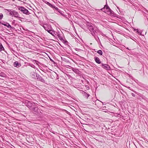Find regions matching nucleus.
I'll use <instances>...</instances> for the list:
<instances>
[{"mask_svg": "<svg viewBox=\"0 0 148 148\" xmlns=\"http://www.w3.org/2000/svg\"><path fill=\"white\" fill-rule=\"evenodd\" d=\"M89 31L91 34L94 37L96 40L97 41L95 37V36L101 34L102 33L100 31L97 27L94 26L92 28H91Z\"/></svg>", "mask_w": 148, "mask_h": 148, "instance_id": "f257e3e1", "label": "nucleus"}, {"mask_svg": "<svg viewBox=\"0 0 148 148\" xmlns=\"http://www.w3.org/2000/svg\"><path fill=\"white\" fill-rule=\"evenodd\" d=\"M19 10L20 11V13H23L26 15H29L30 14L27 9L22 6H19Z\"/></svg>", "mask_w": 148, "mask_h": 148, "instance_id": "f03ea898", "label": "nucleus"}, {"mask_svg": "<svg viewBox=\"0 0 148 148\" xmlns=\"http://www.w3.org/2000/svg\"><path fill=\"white\" fill-rule=\"evenodd\" d=\"M8 13H9V15L12 16H14L15 17H18V14L17 12L14 10L12 11L11 10H8Z\"/></svg>", "mask_w": 148, "mask_h": 148, "instance_id": "7ed1b4c3", "label": "nucleus"}, {"mask_svg": "<svg viewBox=\"0 0 148 148\" xmlns=\"http://www.w3.org/2000/svg\"><path fill=\"white\" fill-rule=\"evenodd\" d=\"M105 9H106V11L104 12L107 13L108 14H113L114 13V12L108 6L105 5L103 8L101 10H104Z\"/></svg>", "mask_w": 148, "mask_h": 148, "instance_id": "20e7f679", "label": "nucleus"}, {"mask_svg": "<svg viewBox=\"0 0 148 148\" xmlns=\"http://www.w3.org/2000/svg\"><path fill=\"white\" fill-rule=\"evenodd\" d=\"M43 27L48 32H49L50 30L52 29L51 25H45L43 26Z\"/></svg>", "mask_w": 148, "mask_h": 148, "instance_id": "39448f33", "label": "nucleus"}, {"mask_svg": "<svg viewBox=\"0 0 148 148\" xmlns=\"http://www.w3.org/2000/svg\"><path fill=\"white\" fill-rule=\"evenodd\" d=\"M30 110H32L33 113L36 114H38L39 113V110L38 108L37 107H34L30 109Z\"/></svg>", "mask_w": 148, "mask_h": 148, "instance_id": "423d86ee", "label": "nucleus"}, {"mask_svg": "<svg viewBox=\"0 0 148 148\" xmlns=\"http://www.w3.org/2000/svg\"><path fill=\"white\" fill-rule=\"evenodd\" d=\"M101 65L103 68L106 70H109L110 69L109 66L107 64H102Z\"/></svg>", "mask_w": 148, "mask_h": 148, "instance_id": "0eeeda50", "label": "nucleus"}, {"mask_svg": "<svg viewBox=\"0 0 148 148\" xmlns=\"http://www.w3.org/2000/svg\"><path fill=\"white\" fill-rule=\"evenodd\" d=\"M37 79L38 80L40 81L43 83H45V81L44 79L39 75H38L37 77Z\"/></svg>", "mask_w": 148, "mask_h": 148, "instance_id": "6e6552de", "label": "nucleus"}, {"mask_svg": "<svg viewBox=\"0 0 148 148\" xmlns=\"http://www.w3.org/2000/svg\"><path fill=\"white\" fill-rule=\"evenodd\" d=\"M94 58L95 60L97 63L98 64H100L101 63V62L99 58L95 57H94Z\"/></svg>", "mask_w": 148, "mask_h": 148, "instance_id": "1a4fd4ad", "label": "nucleus"}, {"mask_svg": "<svg viewBox=\"0 0 148 148\" xmlns=\"http://www.w3.org/2000/svg\"><path fill=\"white\" fill-rule=\"evenodd\" d=\"M87 28L89 30H90V28L91 27L92 28L94 26H92V24L88 22L86 24Z\"/></svg>", "mask_w": 148, "mask_h": 148, "instance_id": "9d476101", "label": "nucleus"}, {"mask_svg": "<svg viewBox=\"0 0 148 148\" xmlns=\"http://www.w3.org/2000/svg\"><path fill=\"white\" fill-rule=\"evenodd\" d=\"M75 73L79 74H80V71L77 69L72 68L71 69Z\"/></svg>", "mask_w": 148, "mask_h": 148, "instance_id": "9b49d317", "label": "nucleus"}, {"mask_svg": "<svg viewBox=\"0 0 148 148\" xmlns=\"http://www.w3.org/2000/svg\"><path fill=\"white\" fill-rule=\"evenodd\" d=\"M48 32L54 36L56 35V33L52 30V29L50 30Z\"/></svg>", "mask_w": 148, "mask_h": 148, "instance_id": "f8f14e48", "label": "nucleus"}, {"mask_svg": "<svg viewBox=\"0 0 148 148\" xmlns=\"http://www.w3.org/2000/svg\"><path fill=\"white\" fill-rule=\"evenodd\" d=\"M2 24L7 27L8 28H11V26L8 23H2Z\"/></svg>", "mask_w": 148, "mask_h": 148, "instance_id": "ddd939ff", "label": "nucleus"}, {"mask_svg": "<svg viewBox=\"0 0 148 148\" xmlns=\"http://www.w3.org/2000/svg\"><path fill=\"white\" fill-rule=\"evenodd\" d=\"M31 76L32 77V78H34L36 77H37V75L36 73H35L34 72H32L31 73Z\"/></svg>", "mask_w": 148, "mask_h": 148, "instance_id": "4468645a", "label": "nucleus"}, {"mask_svg": "<svg viewBox=\"0 0 148 148\" xmlns=\"http://www.w3.org/2000/svg\"><path fill=\"white\" fill-rule=\"evenodd\" d=\"M33 104L30 102L28 101L27 103V107L30 109L32 108V106Z\"/></svg>", "mask_w": 148, "mask_h": 148, "instance_id": "2eb2a0df", "label": "nucleus"}, {"mask_svg": "<svg viewBox=\"0 0 148 148\" xmlns=\"http://www.w3.org/2000/svg\"><path fill=\"white\" fill-rule=\"evenodd\" d=\"M53 10H54V12L55 13H57V12H58L60 10L57 7H56L55 6H54L53 7Z\"/></svg>", "mask_w": 148, "mask_h": 148, "instance_id": "dca6fc26", "label": "nucleus"}, {"mask_svg": "<svg viewBox=\"0 0 148 148\" xmlns=\"http://www.w3.org/2000/svg\"><path fill=\"white\" fill-rule=\"evenodd\" d=\"M83 93L84 96H85V97H86L87 98H88L90 96L89 94H87L85 92H84Z\"/></svg>", "mask_w": 148, "mask_h": 148, "instance_id": "f3484780", "label": "nucleus"}, {"mask_svg": "<svg viewBox=\"0 0 148 148\" xmlns=\"http://www.w3.org/2000/svg\"><path fill=\"white\" fill-rule=\"evenodd\" d=\"M97 52L98 53H99L100 55H102L103 54V53L101 50H99L97 51Z\"/></svg>", "mask_w": 148, "mask_h": 148, "instance_id": "a211bd4d", "label": "nucleus"}, {"mask_svg": "<svg viewBox=\"0 0 148 148\" xmlns=\"http://www.w3.org/2000/svg\"><path fill=\"white\" fill-rule=\"evenodd\" d=\"M14 65L15 67H16L18 66V62L16 61L14 62Z\"/></svg>", "mask_w": 148, "mask_h": 148, "instance_id": "6ab92c4d", "label": "nucleus"}, {"mask_svg": "<svg viewBox=\"0 0 148 148\" xmlns=\"http://www.w3.org/2000/svg\"><path fill=\"white\" fill-rule=\"evenodd\" d=\"M59 12V13H60V14L62 16H64V17H65L67 18L68 20H69V18H67L66 16L64 15L63 14L62 12V11H61L60 10L59 11V12Z\"/></svg>", "mask_w": 148, "mask_h": 148, "instance_id": "aec40b11", "label": "nucleus"}, {"mask_svg": "<svg viewBox=\"0 0 148 148\" xmlns=\"http://www.w3.org/2000/svg\"><path fill=\"white\" fill-rule=\"evenodd\" d=\"M19 20H20L22 22L25 21V19L24 18H21L20 17H19Z\"/></svg>", "mask_w": 148, "mask_h": 148, "instance_id": "412c9836", "label": "nucleus"}, {"mask_svg": "<svg viewBox=\"0 0 148 148\" xmlns=\"http://www.w3.org/2000/svg\"><path fill=\"white\" fill-rule=\"evenodd\" d=\"M134 30H135V31H136L139 34H140V35H141V32H140L139 31V30L138 29H135Z\"/></svg>", "mask_w": 148, "mask_h": 148, "instance_id": "4be33fe9", "label": "nucleus"}, {"mask_svg": "<svg viewBox=\"0 0 148 148\" xmlns=\"http://www.w3.org/2000/svg\"><path fill=\"white\" fill-rule=\"evenodd\" d=\"M58 37L59 38V39L60 40H63V38H62V37H61L60 35V34H58Z\"/></svg>", "mask_w": 148, "mask_h": 148, "instance_id": "5701e85b", "label": "nucleus"}, {"mask_svg": "<svg viewBox=\"0 0 148 148\" xmlns=\"http://www.w3.org/2000/svg\"><path fill=\"white\" fill-rule=\"evenodd\" d=\"M3 17V14L2 13L0 14V20L2 19Z\"/></svg>", "mask_w": 148, "mask_h": 148, "instance_id": "b1692460", "label": "nucleus"}, {"mask_svg": "<svg viewBox=\"0 0 148 148\" xmlns=\"http://www.w3.org/2000/svg\"><path fill=\"white\" fill-rule=\"evenodd\" d=\"M0 76L2 77H4L5 76V75L3 73H0Z\"/></svg>", "mask_w": 148, "mask_h": 148, "instance_id": "393cba45", "label": "nucleus"}, {"mask_svg": "<svg viewBox=\"0 0 148 148\" xmlns=\"http://www.w3.org/2000/svg\"><path fill=\"white\" fill-rule=\"evenodd\" d=\"M45 3H46L47 4V5H48L49 6V5H50V4H51L49 2L47 1H45Z\"/></svg>", "mask_w": 148, "mask_h": 148, "instance_id": "a878e982", "label": "nucleus"}, {"mask_svg": "<svg viewBox=\"0 0 148 148\" xmlns=\"http://www.w3.org/2000/svg\"><path fill=\"white\" fill-rule=\"evenodd\" d=\"M45 3H46L47 4V5H48L49 6V5H50V4H51L49 2L47 1H45Z\"/></svg>", "mask_w": 148, "mask_h": 148, "instance_id": "bb28decb", "label": "nucleus"}, {"mask_svg": "<svg viewBox=\"0 0 148 148\" xmlns=\"http://www.w3.org/2000/svg\"><path fill=\"white\" fill-rule=\"evenodd\" d=\"M45 3H46L47 4V5H48L49 6V5H50V4H51L49 2L47 1H45Z\"/></svg>", "mask_w": 148, "mask_h": 148, "instance_id": "cd10ccee", "label": "nucleus"}, {"mask_svg": "<svg viewBox=\"0 0 148 148\" xmlns=\"http://www.w3.org/2000/svg\"><path fill=\"white\" fill-rule=\"evenodd\" d=\"M54 5H53L51 4H50V5H49V6L52 8H53V7L54 6Z\"/></svg>", "mask_w": 148, "mask_h": 148, "instance_id": "c85d7f7f", "label": "nucleus"}, {"mask_svg": "<svg viewBox=\"0 0 148 148\" xmlns=\"http://www.w3.org/2000/svg\"><path fill=\"white\" fill-rule=\"evenodd\" d=\"M31 66L33 68H35V66L34 65H33L32 64Z\"/></svg>", "mask_w": 148, "mask_h": 148, "instance_id": "c756f323", "label": "nucleus"}, {"mask_svg": "<svg viewBox=\"0 0 148 148\" xmlns=\"http://www.w3.org/2000/svg\"><path fill=\"white\" fill-rule=\"evenodd\" d=\"M2 49H4V48L3 47V46H2V45H1V47H0V49H1V50H2Z\"/></svg>", "mask_w": 148, "mask_h": 148, "instance_id": "7c9ffc66", "label": "nucleus"}, {"mask_svg": "<svg viewBox=\"0 0 148 148\" xmlns=\"http://www.w3.org/2000/svg\"><path fill=\"white\" fill-rule=\"evenodd\" d=\"M22 116V114H19V116Z\"/></svg>", "mask_w": 148, "mask_h": 148, "instance_id": "2f4dec72", "label": "nucleus"}, {"mask_svg": "<svg viewBox=\"0 0 148 148\" xmlns=\"http://www.w3.org/2000/svg\"><path fill=\"white\" fill-rule=\"evenodd\" d=\"M132 96H134V95L135 96V95L133 93H132Z\"/></svg>", "mask_w": 148, "mask_h": 148, "instance_id": "473e14b6", "label": "nucleus"}, {"mask_svg": "<svg viewBox=\"0 0 148 148\" xmlns=\"http://www.w3.org/2000/svg\"><path fill=\"white\" fill-rule=\"evenodd\" d=\"M20 30L19 29V31H20V30H21V28H20Z\"/></svg>", "mask_w": 148, "mask_h": 148, "instance_id": "72a5a7b5", "label": "nucleus"}, {"mask_svg": "<svg viewBox=\"0 0 148 148\" xmlns=\"http://www.w3.org/2000/svg\"><path fill=\"white\" fill-rule=\"evenodd\" d=\"M19 66H21V64H20V63H19Z\"/></svg>", "mask_w": 148, "mask_h": 148, "instance_id": "f704fd0d", "label": "nucleus"}, {"mask_svg": "<svg viewBox=\"0 0 148 148\" xmlns=\"http://www.w3.org/2000/svg\"><path fill=\"white\" fill-rule=\"evenodd\" d=\"M19 103V105L20 104V103Z\"/></svg>", "mask_w": 148, "mask_h": 148, "instance_id": "c9c22d12", "label": "nucleus"}, {"mask_svg": "<svg viewBox=\"0 0 148 148\" xmlns=\"http://www.w3.org/2000/svg\"><path fill=\"white\" fill-rule=\"evenodd\" d=\"M98 39L99 40V38H98Z\"/></svg>", "mask_w": 148, "mask_h": 148, "instance_id": "e433bc0d", "label": "nucleus"}]
</instances>
